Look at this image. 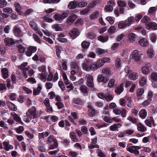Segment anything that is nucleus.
Segmentation results:
<instances>
[{"instance_id":"f257e3e1","label":"nucleus","mask_w":157,"mask_h":157,"mask_svg":"<svg viewBox=\"0 0 157 157\" xmlns=\"http://www.w3.org/2000/svg\"><path fill=\"white\" fill-rule=\"evenodd\" d=\"M26 115L28 118L25 120L27 122H29L30 120H33V122L34 123L37 122V113H36L35 107L33 106L29 109L26 113Z\"/></svg>"},{"instance_id":"f03ea898","label":"nucleus","mask_w":157,"mask_h":157,"mask_svg":"<svg viewBox=\"0 0 157 157\" xmlns=\"http://www.w3.org/2000/svg\"><path fill=\"white\" fill-rule=\"evenodd\" d=\"M48 143L49 145V148L53 149L58 146V143L56 139L54 138V136H50L48 138L47 140Z\"/></svg>"},{"instance_id":"7ed1b4c3","label":"nucleus","mask_w":157,"mask_h":157,"mask_svg":"<svg viewBox=\"0 0 157 157\" xmlns=\"http://www.w3.org/2000/svg\"><path fill=\"white\" fill-rule=\"evenodd\" d=\"M38 70L41 72V73L38 74V77L41 78V79H46L47 75L46 74V67L45 66L42 65L38 67Z\"/></svg>"},{"instance_id":"20e7f679","label":"nucleus","mask_w":157,"mask_h":157,"mask_svg":"<svg viewBox=\"0 0 157 157\" xmlns=\"http://www.w3.org/2000/svg\"><path fill=\"white\" fill-rule=\"evenodd\" d=\"M141 55L139 54L138 50H135L130 54V57L132 59H133L136 62L140 61L141 58Z\"/></svg>"},{"instance_id":"39448f33","label":"nucleus","mask_w":157,"mask_h":157,"mask_svg":"<svg viewBox=\"0 0 157 157\" xmlns=\"http://www.w3.org/2000/svg\"><path fill=\"white\" fill-rule=\"evenodd\" d=\"M86 85L89 88L93 90H95L94 84L93 83V77L92 76L89 75L86 82Z\"/></svg>"},{"instance_id":"423d86ee","label":"nucleus","mask_w":157,"mask_h":157,"mask_svg":"<svg viewBox=\"0 0 157 157\" xmlns=\"http://www.w3.org/2000/svg\"><path fill=\"white\" fill-rule=\"evenodd\" d=\"M79 35V31L77 28H73L69 33V35L73 39L77 38Z\"/></svg>"},{"instance_id":"0eeeda50","label":"nucleus","mask_w":157,"mask_h":157,"mask_svg":"<svg viewBox=\"0 0 157 157\" xmlns=\"http://www.w3.org/2000/svg\"><path fill=\"white\" fill-rule=\"evenodd\" d=\"M140 149V147L139 146H133L127 147V150L130 152L138 155L139 154V151L137 150Z\"/></svg>"},{"instance_id":"6e6552de","label":"nucleus","mask_w":157,"mask_h":157,"mask_svg":"<svg viewBox=\"0 0 157 157\" xmlns=\"http://www.w3.org/2000/svg\"><path fill=\"white\" fill-rule=\"evenodd\" d=\"M103 65V64L98 62H93L90 65L89 71H95L96 70L98 67H100Z\"/></svg>"},{"instance_id":"1a4fd4ad","label":"nucleus","mask_w":157,"mask_h":157,"mask_svg":"<svg viewBox=\"0 0 157 157\" xmlns=\"http://www.w3.org/2000/svg\"><path fill=\"white\" fill-rule=\"evenodd\" d=\"M37 48L36 47L34 46H29L28 47L27 51L26 52V55L28 56H31L33 53L36 52Z\"/></svg>"},{"instance_id":"9d476101","label":"nucleus","mask_w":157,"mask_h":157,"mask_svg":"<svg viewBox=\"0 0 157 157\" xmlns=\"http://www.w3.org/2000/svg\"><path fill=\"white\" fill-rule=\"evenodd\" d=\"M109 79V76H104L102 74L99 75L97 77V81L98 82H102L104 83H107Z\"/></svg>"},{"instance_id":"9b49d317","label":"nucleus","mask_w":157,"mask_h":157,"mask_svg":"<svg viewBox=\"0 0 157 157\" xmlns=\"http://www.w3.org/2000/svg\"><path fill=\"white\" fill-rule=\"evenodd\" d=\"M146 124L149 127H151L152 124L153 127H155L156 124L155 123L153 118L152 117H150L146 119L145 121Z\"/></svg>"},{"instance_id":"f8f14e48","label":"nucleus","mask_w":157,"mask_h":157,"mask_svg":"<svg viewBox=\"0 0 157 157\" xmlns=\"http://www.w3.org/2000/svg\"><path fill=\"white\" fill-rule=\"evenodd\" d=\"M87 107L88 108L87 111L88 116L90 117L94 116L95 115V110L91 105H89Z\"/></svg>"},{"instance_id":"ddd939ff","label":"nucleus","mask_w":157,"mask_h":157,"mask_svg":"<svg viewBox=\"0 0 157 157\" xmlns=\"http://www.w3.org/2000/svg\"><path fill=\"white\" fill-rule=\"evenodd\" d=\"M79 90L84 96H86L88 95L89 89L86 86L84 85L81 86L79 87Z\"/></svg>"},{"instance_id":"4468645a","label":"nucleus","mask_w":157,"mask_h":157,"mask_svg":"<svg viewBox=\"0 0 157 157\" xmlns=\"http://www.w3.org/2000/svg\"><path fill=\"white\" fill-rule=\"evenodd\" d=\"M124 82H122L119 86L117 87L115 89V92L120 95L124 90Z\"/></svg>"},{"instance_id":"2eb2a0df","label":"nucleus","mask_w":157,"mask_h":157,"mask_svg":"<svg viewBox=\"0 0 157 157\" xmlns=\"http://www.w3.org/2000/svg\"><path fill=\"white\" fill-rule=\"evenodd\" d=\"M90 43L89 42L86 40L83 41L81 43V45L83 51H86L90 47Z\"/></svg>"},{"instance_id":"dca6fc26","label":"nucleus","mask_w":157,"mask_h":157,"mask_svg":"<svg viewBox=\"0 0 157 157\" xmlns=\"http://www.w3.org/2000/svg\"><path fill=\"white\" fill-rule=\"evenodd\" d=\"M13 32L15 35L18 37H22V33L20 29L17 27L15 26L14 27Z\"/></svg>"},{"instance_id":"f3484780","label":"nucleus","mask_w":157,"mask_h":157,"mask_svg":"<svg viewBox=\"0 0 157 157\" xmlns=\"http://www.w3.org/2000/svg\"><path fill=\"white\" fill-rule=\"evenodd\" d=\"M146 28L147 29H151L154 30L157 29V24L155 22H150L147 23L146 25Z\"/></svg>"},{"instance_id":"a211bd4d","label":"nucleus","mask_w":157,"mask_h":157,"mask_svg":"<svg viewBox=\"0 0 157 157\" xmlns=\"http://www.w3.org/2000/svg\"><path fill=\"white\" fill-rule=\"evenodd\" d=\"M4 42L8 46H10L14 44V41L12 38H6L4 39Z\"/></svg>"},{"instance_id":"6ab92c4d","label":"nucleus","mask_w":157,"mask_h":157,"mask_svg":"<svg viewBox=\"0 0 157 157\" xmlns=\"http://www.w3.org/2000/svg\"><path fill=\"white\" fill-rule=\"evenodd\" d=\"M2 75L3 78L6 79L9 77L8 71L7 68H3L1 70Z\"/></svg>"},{"instance_id":"aec40b11","label":"nucleus","mask_w":157,"mask_h":157,"mask_svg":"<svg viewBox=\"0 0 157 157\" xmlns=\"http://www.w3.org/2000/svg\"><path fill=\"white\" fill-rule=\"evenodd\" d=\"M73 101L75 104L80 105H83L84 103V101L79 98H74Z\"/></svg>"},{"instance_id":"412c9836","label":"nucleus","mask_w":157,"mask_h":157,"mask_svg":"<svg viewBox=\"0 0 157 157\" xmlns=\"http://www.w3.org/2000/svg\"><path fill=\"white\" fill-rule=\"evenodd\" d=\"M6 104L8 106L9 109L11 110L15 111L17 109L16 105L11 102L9 101H7Z\"/></svg>"},{"instance_id":"4be33fe9","label":"nucleus","mask_w":157,"mask_h":157,"mask_svg":"<svg viewBox=\"0 0 157 157\" xmlns=\"http://www.w3.org/2000/svg\"><path fill=\"white\" fill-rule=\"evenodd\" d=\"M42 89L41 85L39 84L36 89H34L33 92V95L35 96L38 95Z\"/></svg>"},{"instance_id":"5701e85b","label":"nucleus","mask_w":157,"mask_h":157,"mask_svg":"<svg viewBox=\"0 0 157 157\" xmlns=\"http://www.w3.org/2000/svg\"><path fill=\"white\" fill-rule=\"evenodd\" d=\"M127 23L126 21H121L118 24V27L120 29H121L128 26V25L126 24Z\"/></svg>"},{"instance_id":"b1692460","label":"nucleus","mask_w":157,"mask_h":157,"mask_svg":"<svg viewBox=\"0 0 157 157\" xmlns=\"http://www.w3.org/2000/svg\"><path fill=\"white\" fill-rule=\"evenodd\" d=\"M77 6V3L75 1L70 2L68 5V7L69 9H74Z\"/></svg>"},{"instance_id":"393cba45","label":"nucleus","mask_w":157,"mask_h":157,"mask_svg":"<svg viewBox=\"0 0 157 157\" xmlns=\"http://www.w3.org/2000/svg\"><path fill=\"white\" fill-rule=\"evenodd\" d=\"M140 117L142 119H144L147 115V112L145 109H142L139 112Z\"/></svg>"},{"instance_id":"a878e982","label":"nucleus","mask_w":157,"mask_h":157,"mask_svg":"<svg viewBox=\"0 0 157 157\" xmlns=\"http://www.w3.org/2000/svg\"><path fill=\"white\" fill-rule=\"evenodd\" d=\"M150 66V63H147L142 68V71L143 73L147 74L149 72V67Z\"/></svg>"},{"instance_id":"bb28decb","label":"nucleus","mask_w":157,"mask_h":157,"mask_svg":"<svg viewBox=\"0 0 157 157\" xmlns=\"http://www.w3.org/2000/svg\"><path fill=\"white\" fill-rule=\"evenodd\" d=\"M56 53L57 57L59 59L61 58L60 53L62 49L61 46L59 45H56Z\"/></svg>"},{"instance_id":"cd10ccee","label":"nucleus","mask_w":157,"mask_h":157,"mask_svg":"<svg viewBox=\"0 0 157 157\" xmlns=\"http://www.w3.org/2000/svg\"><path fill=\"white\" fill-rule=\"evenodd\" d=\"M139 43L141 46L143 47L147 46L148 45V43L145 38L140 39L139 41Z\"/></svg>"},{"instance_id":"c85d7f7f","label":"nucleus","mask_w":157,"mask_h":157,"mask_svg":"<svg viewBox=\"0 0 157 157\" xmlns=\"http://www.w3.org/2000/svg\"><path fill=\"white\" fill-rule=\"evenodd\" d=\"M29 25L32 29L34 30L38 31L39 30L38 26L35 22L33 21H30Z\"/></svg>"},{"instance_id":"c756f323","label":"nucleus","mask_w":157,"mask_h":157,"mask_svg":"<svg viewBox=\"0 0 157 157\" xmlns=\"http://www.w3.org/2000/svg\"><path fill=\"white\" fill-rule=\"evenodd\" d=\"M3 144L4 149L7 151L10 149H12L13 148L12 145L9 144L8 142H4Z\"/></svg>"},{"instance_id":"7c9ffc66","label":"nucleus","mask_w":157,"mask_h":157,"mask_svg":"<svg viewBox=\"0 0 157 157\" xmlns=\"http://www.w3.org/2000/svg\"><path fill=\"white\" fill-rule=\"evenodd\" d=\"M16 47L18 49V51L20 53H24L25 49L23 46L21 44H20L16 45Z\"/></svg>"},{"instance_id":"2f4dec72","label":"nucleus","mask_w":157,"mask_h":157,"mask_svg":"<svg viewBox=\"0 0 157 157\" xmlns=\"http://www.w3.org/2000/svg\"><path fill=\"white\" fill-rule=\"evenodd\" d=\"M109 37L108 36L103 37L101 36H99L98 37V40L102 43H104L108 40Z\"/></svg>"},{"instance_id":"473e14b6","label":"nucleus","mask_w":157,"mask_h":157,"mask_svg":"<svg viewBox=\"0 0 157 157\" xmlns=\"http://www.w3.org/2000/svg\"><path fill=\"white\" fill-rule=\"evenodd\" d=\"M13 116V119L14 121L21 124L22 125L23 124V122L21 121L20 117L18 116L17 114L15 113Z\"/></svg>"},{"instance_id":"72a5a7b5","label":"nucleus","mask_w":157,"mask_h":157,"mask_svg":"<svg viewBox=\"0 0 157 157\" xmlns=\"http://www.w3.org/2000/svg\"><path fill=\"white\" fill-rule=\"evenodd\" d=\"M138 77V74L137 73H133L129 75V77L131 80H136Z\"/></svg>"},{"instance_id":"f704fd0d","label":"nucleus","mask_w":157,"mask_h":157,"mask_svg":"<svg viewBox=\"0 0 157 157\" xmlns=\"http://www.w3.org/2000/svg\"><path fill=\"white\" fill-rule=\"evenodd\" d=\"M127 23L129 26L132 24L135 21V18L133 17H129L127 20H126Z\"/></svg>"},{"instance_id":"c9c22d12","label":"nucleus","mask_w":157,"mask_h":157,"mask_svg":"<svg viewBox=\"0 0 157 157\" xmlns=\"http://www.w3.org/2000/svg\"><path fill=\"white\" fill-rule=\"evenodd\" d=\"M152 102V99H149L147 98V100L144 101L142 103V105L146 107L151 104Z\"/></svg>"},{"instance_id":"e433bc0d","label":"nucleus","mask_w":157,"mask_h":157,"mask_svg":"<svg viewBox=\"0 0 157 157\" xmlns=\"http://www.w3.org/2000/svg\"><path fill=\"white\" fill-rule=\"evenodd\" d=\"M52 28L53 29H55L56 31H61L62 30L61 28L57 24H55L52 25Z\"/></svg>"},{"instance_id":"4c0bfd02","label":"nucleus","mask_w":157,"mask_h":157,"mask_svg":"<svg viewBox=\"0 0 157 157\" xmlns=\"http://www.w3.org/2000/svg\"><path fill=\"white\" fill-rule=\"evenodd\" d=\"M102 71L105 75H107L110 74L111 71L109 68L106 67L103 69Z\"/></svg>"},{"instance_id":"58836bf2","label":"nucleus","mask_w":157,"mask_h":157,"mask_svg":"<svg viewBox=\"0 0 157 157\" xmlns=\"http://www.w3.org/2000/svg\"><path fill=\"white\" fill-rule=\"evenodd\" d=\"M99 12L98 11H96L90 15V17L92 19L94 20L96 19L99 16Z\"/></svg>"},{"instance_id":"ea45409f","label":"nucleus","mask_w":157,"mask_h":157,"mask_svg":"<svg viewBox=\"0 0 157 157\" xmlns=\"http://www.w3.org/2000/svg\"><path fill=\"white\" fill-rule=\"evenodd\" d=\"M53 18L56 21H60L62 20L61 14L58 13H56L54 15Z\"/></svg>"},{"instance_id":"a19ab883","label":"nucleus","mask_w":157,"mask_h":157,"mask_svg":"<svg viewBox=\"0 0 157 157\" xmlns=\"http://www.w3.org/2000/svg\"><path fill=\"white\" fill-rule=\"evenodd\" d=\"M71 63L72 66L71 67L74 69L77 72L78 71L79 67L77 65V63L75 62H72Z\"/></svg>"},{"instance_id":"79ce46f5","label":"nucleus","mask_w":157,"mask_h":157,"mask_svg":"<svg viewBox=\"0 0 157 157\" xmlns=\"http://www.w3.org/2000/svg\"><path fill=\"white\" fill-rule=\"evenodd\" d=\"M70 137L71 139L74 142H77L78 141L76 137L75 133L73 132H71L70 134Z\"/></svg>"},{"instance_id":"37998d69","label":"nucleus","mask_w":157,"mask_h":157,"mask_svg":"<svg viewBox=\"0 0 157 157\" xmlns=\"http://www.w3.org/2000/svg\"><path fill=\"white\" fill-rule=\"evenodd\" d=\"M121 59L119 58H117L115 61V65L117 68H118L121 67Z\"/></svg>"},{"instance_id":"c03bdc74","label":"nucleus","mask_w":157,"mask_h":157,"mask_svg":"<svg viewBox=\"0 0 157 157\" xmlns=\"http://www.w3.org/2000/svg\"><path fill=\"white\" fill-rule=\"evenodd\" d=\"M76 19V16L75 15H71L69 16L68 18V21L70 22H73L75 21Z\"/></svg>"},{"instance_id":"a18cd8bd","label":"nucleus","mask_w":157,"mask_h":157,"mask_svg":"<svg viewBox=\"0 0 157 157\" xmlns=\"http://www.w3.org/2000/svg\"><path fill=\"white\" fill-rule=\"evenodd\" d=\"M144 90L143 88L137 90L136 93L137 96L139 97L141 96L144 93Z\"/></svg>"},{"instance_id":"49530a36","label":"nucleus","mask_w":157,"mask_h":157,"mask_svg":"<svg viewBox=\"0 0 157 157\" xmlns=\"http://www.w3.org/2000/svg\"><path fill=\"white\" fill-rule=\"evenodd\" d=\"M17 95L15 93H11L9 95V97L10 99L12 101L15 100Z\"/></svg>"},{"instance_id":"de8ad7c7","label":"nucleus","mask_w":157,"mask_h":157,"mask_svg":"<svg viewBox=\"0 0 157 157\" xmlns=\"http://www.w3.org/2000/svg\"><path fill=\"white\" fill-rule=\"evenodd\" d=\"M150 18L147 16H144L141 20V21L145 23H148L150 21Z\"/></svg>"},{"instance_id":"09e8293b","label":"nucleus","mask_w":157,"mask_h":157,"mask_svg":"<svg viewBox=\"0 0 157 157\" xmlns=\"http://www.w3.org/2000/svg\"><path fill=\"white\" fill-rule=\"evenodd\" d=\"M3 11L7 14H10L12 12V10L11 8L6 7L3 9Z\"/></svg>"},{"instance_id":"8fccbe9b","label":"nucleus","mask_w":157,"mask_h":157,"mask_svg":"<svg viewBox=\"0 0 157 157\" xmlns=\"http://www.w3.org/2000/svg\"><path fill=\"white\" fill-rule=\"evenodd\" d=\"M14 6L16 11L18 13H20L21 7L20 5L18 3H15Z\"/></svg>"},{"instance_id":"3c124183","label":"nucleus","mask_w":157,"mask_h":157,"mask_svg":"<svg viewBox=\"0 0 157 157\" xmlns=\"http://www.w3.org/2000/svg\"><path fill=\"white\" fill-rule=\"evenodd\" d=\"M116 28L113 26H111L108 29V32L110 34H112L114 33L116 31Z\"/></svg>"},{"instance_id":"603ef678","label":"nucleus","mask_w":157,"mask_h":157,"mask_svg":"<svg viewBox=\"0 0 157 157\" xmlns=\"http://www.w3.org/2000/svg\"><path fill=\"white\" fill-rule=\"evenodd\" d=\"M97 4V2L96 1H93L90 2L89 3L88 6H87V8L89 9L94 7Z\"/></svg>"},{"instance_id":"864d4df0","label":"nucleus","mask_w":157,"mask_h":157,"mask_svg":"<svg viewBox=\"0 0 157 157\" xmlns=\"http://www.w3.org/2000/svg\"><path fill=\"white\" fill-rule=\"evenodd\" d=\"M60 0H44V3H55L59 2Z\"/></svg>"},{"instance_id":"5fc2aeb1","label":"nucleus","mask_w":157,"mask_h":157,"mask_svg":"<svg viewBox=\"0 0 157 157\" xmlns=\"http://www.w3.org/2000/svg\"><path fill=\"white\" fill-rule=\"evenodd\" d=\"M128 119L133 124H136L137 123V120L135 117H132L129 116L128 117Z\"/></svg>"},{"instance_id":"6e6d98bb","label":"nucleus","mask_w":157,"mask_h":157,"mask_svg":"<svg viewBox=\"0 0 157 157\" xmlns=\"http://www.w3.org/2000/svg\"><path fill=\"white\" fill-rule=\"evenodd\" d=\"M58 85L62 90L64 91L65 90V86H64L63 82L62 81H59L58 82Z\"/></svg>"},{"instance_id":"4d7b16f0","label":"nucleus","mask_w":157,"mask_h":157,"mask_svg":"<svg viewBox=\"0 0 157 157\" xmlns=\"http://www.w3.org/2000/svg\"><path fill=\"white\" fill-rule=\"evenodd\" d=\"M128 37L130 41H134L135 34L133 33H130L128 34Z\"/></svg>"},{"instance_id":"13d9d810","label":"nucleus","mask_w":157,"mask_h":157,"mask_svg":"<svg viewBox=\"0 0 157 157\" xmlns=\"http://www.w3.org/2000/svg\"><path fill=\"white\" fill-rule=\"evenodd\" d=\"M88 4L87 2H81L77 3V6L80 7H83L87 6Z\"/></svg>"},{"instance_id":"bf43d9fd","label":"nucleus","mask_w":157,"mask_h":157,"mask_svg":"<svg viewBox=\"0 0 157 157\" xmlns=\"http://www.w3.org/2000/svg\"><path fill=\"white\" fill-rule=\"evenodd\" d=\"M146 78L145 77H142L139 83L142 86H144L146 83Z\"/></svg>"},{"instance_id":"052dcab7","label":"nucleus","mask_w":157,"mask_h":157,"mask_svg":"<svg viewBox=\"0 0 157 157\" xmlns=\"http://www.w3.org/2000/svg\"><path fill=\"white\" fill-rule=\"evenodd\" d=\"M89 11H90L89 9L87 7V8H86L84 10H81L79 12V13L80 14H81V15H86L88 12H89Z\"/></svg>"},{"instance_id":"680f3d73","label":"nucleus","mask_w":157,"mask_h":157,"mask_svg":"<svg viewBox=\"0 0 157 157\" xmlns=\"http://www.w3.org/2000/svg\"><path fill=\"white\" fill-rule=\"evenodd\" d=\"M7 2L5 0H0V8H2L6 5Z\"/></svg>"},{"instance_id":"e2e57ef3","label":"nucleus","mask_w":157,"mask_h":157,"mask_svg":"<svg viewBox=\"0 0 157 157\" xmlns=\"http://www.w3.org/2000/svg\"><path fill=\"white\" fill-rule=\"evenodd\" d=\"M115 83V80L114 79H110L109 82L108 84V86L109 87H112L114 85Z\"/></svg>"},{"instance_id":"0e129e2a","label":"nucleus","mask_w":157,"mask_h":157,"mask_svg":"<svg viewBox=\"0 0 157 157\" xmlns=\"http://www.w3.org/2000/svg\"><path fill=\"white\" fill-rule=\"evenodd\" d=\"M47 16L48 15H46L43 17L44 20L48 22H52L53 21V20L52 18L48 17Z\"/></svg>"},{"instance_id":"69168bd1","label":"nucleus","mask_w":157,"mask_h":157,"mask_svg":"<svg viewBox=\"0 0 157 157\" xmlns=\"http://www.w3.org/2000/svg\"><path fill=\"white\" fill-rule=\"evenodd\" d=\"M151 79L153 80H157V73H152L151 75Z\"/></svg>"},{"instance_id":"338daca9","label":"nucleus","mask_w":157,"mask_h":157,"mask_svg":"<svg viewBox=\"0 0 157 157\" xmlns=\"http://www.w3.org/2000/svg\"><path fill=\"white\" fill-rule=\"evenodd\" d=\"M106 19L111 24H113L114 22V20H113V17H111L109 16L107 17L106 18Z\"/></svg>"},{"instance_id":"774afa93","label":"nucleus","mask_w":157,"mask_h":157,"mask_svg":"<svg viewBox=\"0 0 157 157\" xmlns=\"http://www.w3.org/2000/svg\"><path fill=\"white\" fill-rule=\"evenodd\" d=\"M117 4L120 7H125L126 4L125 2L123 1H120L117 2Z\"/></svg>"}]
</instances>
